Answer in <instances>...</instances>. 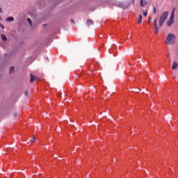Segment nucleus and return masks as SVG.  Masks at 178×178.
Instances as JSON below:
<instances>
[{"label": "nucleus", "mask_w": 178, "mask_h": 178, "mask_svg": "<svg viewBox=\"0 0 178 178\" xmlns=\"http://www.w3.org/2000/svg\"><path fill=\"white\" fill-rule=\"evenodd\" d=\"M175 42H176V36L173 33L168 34L165 40V44L167 45H173Z\"/></svg>", "instance_id": "f257e3e1"}, {"label": "nucleus", "mask_w": 178, "mask_h": 178, "mask_svg": "<svg viewBox=\"0 0 178 178\" xmlns=\"http://www.w3.org/2000/svg\"><path fill=\"white\" fill-rule=\"evenodd\" d=\"M168 16H169V13L168 11H165L163 13L159 19V26L162 27L163 26V23H165V20L168 19Z\"/></svg>", "instance_id": "f03ea898"}, {"label": "nucleus", "mask_w": 178, "mask_h": 178, "mask_svg": "<svg viewBox=\"0 0 178 178\" xmlns=\"http://www.w3.org/2000/svg\"><path fill=\"white\" fill-rule=\"evenodd\" d=\"M176 10V8H172V12L171 13L169 20L167 22V26L170 27L175 23V11Z\"/></svg>", "instance_id": "7ed1b4c3"}, {"label": "nucleus", "mask_w": 178, "mask_h": 178, "mask_svg": "<svg viewBox=\"0 0 178 178\" xmlns=\"http://www.w3.org/2000/svg\"><path fill=\"white\" fill-rule=\"evenodd\" d=\"M156 22H157V19H156V18H155L154 20L153 26L154 27V33H156L159 31V28L156 25Z\"/></svg>", "instance_id": "20e7f679"}, {"label": "nucleus", "mask_w": 178, "mask_h": 178, "mask_svg": "<svg viewBox=\"0 0 178 178\" xmlns=\"http://www.w3.org/2000/svg\"><path fill=\"white\" fill-rule=\"evenodd\" d=\"M30 76H31L30 81H31V83H33V82L35 81V80H38V77H37L36 76L33 75V74H31Z\"/></svg>", "instance_id": "39448f33"}, {"label": "nucleus", "mask_w": 178, "mask_h": 178, "mask_svg": "<svg viewBox=\"0 0 178 178\" xmlns=\"http://www.w3.org/2000/svg\"><path fill=\"white\" fill-rule=\"evenodd\" d=\"M148 5V1L147 0H140V6H147Z\"/></svg>", "instance_id": "423d86ee"}, {"label": "nucleus", "mask_w": 178, "mask_h": 178, "mask_svg": "<svg viewBox=\"0 0 178 178\" xmlns=\"http://www.w3.org/2000/svg\"><path fill=\"white\" fill-rule=\"evenodd\" d=\"M178 67V63L177 62H173L172 65V70H176Z\"/></svg>", "instance_id": "0eeeda50"}, {"label": "nucleus", "mask_w": 178, "mask_h": 178, "mask_svg": "<svg viewBox=\"0 0 178 178\" xmlns=\"http://www.w3.org/2000/svg\"><path fill=\"white\" fill-rule=\"evenodd\" d=\"M86 24L87 26H92V24H94V22L92 20L90 19H88L86 21Z\"/></svg>", "instance_id": "6e6552de"}, {"label": "nucleus", "mask_w": 178, "mask_h": 178, "mask_svg": "<svg viewBox=\"0 0 178 178\" xmlns=\"http://www.w3.org/2000/svg\"><path fill=\"white\" fill-rule=\"evenodd\" d=\"M9 73L10 74H13V73H15V67L13 66L10 67Z\"/></svg>", "instance_id": "1a4fd4ad"}, {"label": "nucleus", "mask_w": 178, "mask_h": 178, "mask_svg": "<svg viewBox=\"0 0 178 178\" xmlns=\"http://www.w3.org/2000/svg\"><path fill=\"white\" fill-rule=\"evenodd\" d=\"M6 22H15V18L13 17H9L6 19Z\"/></svg>", "instance_id": "9d476101"}, {"label": "nucleus", "mask_w": 178, "mask_h": 178, "mask_svg": "<svg viewBox=\"0 0 178 178\" xmlns=\"http://www.w3.org/2000/svg\"><path fill=\"white\" fill-rule=\"evenodd\" d=\"M138 23H139V24H141V23H143V15H139Z\"/></svg>", "instance_id": "9b49d317"}, {"label": "nucleus", "mask_w": 178, "mask_h": 178, "mask_svg": "<svg viewBox=\"0 0 178 178\" xmlns=\"http://www.w3.org/2000/svg\"><path fill=\"white\" fill-rule=\"evenodd\" d=\"M1 40H3V41H7V38H6V35H3V34H1Z\"/></svg>", "instance_id": "f8f14e48"}, {"label": "nucleus", "mask_w": 178, "mask_h": 178, "mask_svg": "<svg viewBox=\"0 0 178 178\" xmlns=\"http://www.w3.org/2000/svg\"><path fill=\"white\" fill-rule=\"evenodd\" d=\"M27 22H28L29 24H30L31 27H33V22H31V19L28 18V19H27Z\"/></svg>", "instance_id": "ddd939ff"}, {"label": "nucleus", "mask_w": 178, "mask_h": 178, "mask_svg": "<svg viewBox=\"0 0 178 178\" xmlns=\"http://www.w3.org/2000/svg\"><path fill=\"white\" fill-rule=\"evenodd\" d=\"M31 143H35V136H33V137L31 139Z\"/></svg>", "instance_id": "4468645a"}, {"label": "nucleus", "mask_w": 178, "mask_h": 178, "mask_svg": "<svg viewBox=\"0 0 178 178\" xmlns=\"http://www.w3.org/2000/svg\"><path fill=\"white\" fill-rule=\"evenodd\" d=\"M153 13H154V15H155L156 13V8L155 7H154Z\"/></svg>", "instance_id": "2eb2a0df"}, {"label": "nucleus", "mask_w": 178, "mask_h": 178, "mask_svg": "<svg viewBox=\"0 0 178 178\" xmlns=\"http://www.w3.org/2000/svg\"><path fill=\"white\" fill-rule=\"evenodd\" d=\"M0 27L2 28L3 29H5V26L3 24L0 23Z\"/></svg>", "instance_id": "dca6fc26"}, {"label": "nucleus", "mask_w": 178, "mask_h": 178, "mask_svg": "<svg viewBox=\"0 0 178 178\" xmlns=\"http://www.w3.org/2000/svg\"><path fill=\"white\" fill-rule=\"evenodd\" d=\"M147 23H148V24H149V23H151V17H149Z\"/></svg>", "instance_id": "f3484780"}, {"label": "nucleus", "mask_w": 178, "mask_h": 178, "mask_svg": "<svg viewBox=\"0 0 178 178\" xmlns=\"http://www.w3.org/2000/svg\"><path fill=\"white\" fill-rule=\"evenodd\" d=\"M147 15H148V13L146 11V12H145V13H143V15L144 16H147Z\"/></svg>", "instance_id": "a211bd4d"}, {"label": "nucleus", "mask_w": 178, "mask_h": 178, "mask_svg": "<svg viewBox=\"0 0 178 178\" xmlns=\"http://www.w3.org/2000/svg\"><path fill=\"white\" fill-rule=\"evenodd\" d=\"M24 95H25L26 97H29V93L27 92V91H25Z\"/></svg>", "instance_id": "6ab92c4d"}, {"label": "nucleus", "mask_w": 178, "mask_h": 178, "mask_svg": "<svg viewBox=\"0 0 178 178\" xmlns=\"http://www.w3.org/2000/svg\"><path fill=\"white\" fill-rule=\"evenodd\" d=\"M0 13H2V8L0 7Z\"/></svg>", "instance_id": "aec40b11"}, {"label": "nucleus", "mask_w": 178, "mask_h": 178, "mask_svg": "<svg viewBox=\"0 0 178 178\" xmlns=\"http://www.w3.org/2000/svg\"><path fill=\"white\" fill-rule=\"evenodd\" d=\"M72 23L74 24V21L73 19H71Z\"/></svg>", "instance_id": "412c9836"}, {"label": "nucleus", "mask_w": 178, "mask_h": 178, "mask_svg": "<svg viewBox=\"0 0 178 178\" xmlns=\"http://www.w3.org/2000/svg\"><path fill=\"white\" fill-rule=\"evenodd\" d=\"M0 20H2V17L0 16Z\"/></svg>", "instance_id": "4be33fe9"}, {"label": "nucleus", "mask_w": 178, "mask_h": 178, "mask_svg": "<svg viewBox=\"0 0 178 178\" xmlns=\"http://www.w3.org/2000/svg\"><path fill=\"white\" fill-rule=\"evenodd\" d=\"M45 26H47V25H43L44 27H45Z\"/></svg>", "instance_id": "5701e85b"}, {"label": "nucleus", "mask_w": 178, "mask_h": 178, "mask_svg": "<svg viewBox=\"0 0 178 178\" xmlns=\"http://www.w3.org/2000/svg\"><path fill=\"white\" fill-rule=\"evenodd\" d=\"M167 56L169 57V54H168Z\"/></svg>", "instance_id": "b1692460"}]
</instances>
